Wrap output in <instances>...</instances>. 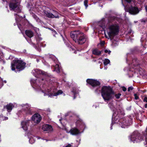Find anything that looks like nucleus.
Wrapping results in <instances>:
<instances>
[{"instance_id":"obj_1","label":"nucleus","mask_w":147,"mask_h":147,"mask_svg":"<svg viewBox=\"0 0 147 147\" xmlns=\"http://www.w3.org/2000/svg\"><path fill=\"white\" fill-rule=\"evenodd\" d=\"M117 18L115 17H110L108 19L109 23L107 24L105 35L106 38L110 39L115 46L118 44V40L113 39L119 32V27L118 24L116 22Z\"/></svg>"},{"instance_id":"obj_2","label":"nucleus","mask_w":147,"mask_h":147,"mask_svg":"<svg viewBox=\"0 0 147 147\" xmlns=\"http://www.w3.org/2000/svg\"><path fill=\"white\" fill-rule=\"evenodd\" d=\"M123 112L122 111L118 112V111L115 112L112 116V123L111 124V126L110 127V129H112V124L114 123H118L119 122V125L122 128H125L127 127L130 125L132 124L131 120L129 119V120L127 119H122L119 120L118 119L119 115L120 114H123Z\"/></svg>"},{"instance_id":"obj_3","label":"nucleus","mask_w":147,"mask_h":147,"mask_svg":"<svg viewBox=\"0 0 147 147\" xmlns=\"http://www.w3.org/2000/svg\"><path fill=\"white\" fill-rule=\"evenodd\" d=\"M101 96L105 101H109L113 98L115 93L112 89L110 86H103L101 91Z\"/></svg>"},{"instance_id":"obj_4","label":"nucleus","mask_w":147,"mask_h":147,"mask_svg":"<svg viewBox=\"0 0 147 147\" xmlns=\"http://www.w3.org/2000/svg\"><path fill=\"white\" fill-rule=\"evenodd\" d=\"M14 63L11 64L12 69L13 70H15L14 67L15 66H16V68L18 69H22L24 68L25 63L20 60H14Z\"/></svg>"},{"instance_id":"obj_5","label":"nucleus","mask_w":147,"mask_h":147,"mask_svg":"<svg viewBox=\"0 0 147 147\" xmlns=\"http://www.w3.org/2000/svg\"><path fill=\"white\" fill-rule=\"evenodd\" d=\"M130 139L134 143L140 142L143 140L141 135L137 131L134 132L131 135Z\"/></svg>"},{"instance_id":"obj_6","label":"nucleus","mask_w":147,"mask_h":147,"mask_svg":"<svg viewBox=\"0 0 147 147\" xmlns=\"http://www.w3.org/2000/svg\"><path fill=\"white\" fill-rule=\"evenodd\" d=\"M129 12L132 15H136L138 13L140 10L137 7L131 6L128 9Z\"/></svg>"},{"instance_id":"obj_7","label":"nucleus","mask_w":147,"mask_h":147,"mask_svg":"<svg viewBox=\"0 0 147 147\" xmlns=\"http://www.w3.org/2000/svg\"><path fill=\"white\" fill-rule=\"evenodd\" d=\"M32 119L35 123H38L40 122L41 119L39 114H35L32 117Z\"/></svg>"},{"instance_id":"obj_8","label":"nucleus","mask_w":147,"mask_h":147,"mask_svg":"<svg viewBox=\"0 0 147 147\" xmlns=\"http://www.w3.org/2000/svg\"><path fill=\"white\" fill-rule=\"evenodd\" d=\"M80 36V32L78 31H75L71 33V36L74 40H77Z\"/></svg>"},{"instance_id":"obj_9","label":"nucleus","mask_w":147,"mask_h":147,"mask_svg":"<svg viewBox=\"0 0 147 147\" xmlns=\"http://www.w3.org/2000/svg\"><path fill=\"white\" fill-rule=\"evenodd\" d=\"M81 33H80V36L78 37V39H77L78 42L80 44H82L84 43L86 41L85 37L81 34Z\"/></svg>"},{"instance_id":"obj_10","label":"nucleus","mask_w":147,"mask_h":147,"mask_svg":"<svg viewBox=\"0 0 147 147\" xmlns=\"http://www.w3.org/2000/svg\"><path fill=\"white\" fill-rule=\"evenodd\" d=\"M107 19L106 18H103L99 21L98 24L99 26L102 29L105 27L106 20Z\"/></svg>"},{"instance_id":"obj_11","label":"nucleus","mask_w":147,"mask_h":147,"mask_svg":"<svg viewBox=\"0 0 147 147\" xmlns=\"http://www.w3.org/2000/svg\"><path fill=\"white\" fill-rule=\"evenodd\" d=\"M42 129L44 131L52 130V126L49 125H45L43 126L42 128Z\"/></svg>"},{"instance_id":"obj_12","label":"nucleus","mask_w":147,"mask_h":147,"mask_svg":"<svg viewBox=\"0 0 147 147\" xmlns=\"http://www.w3.org/2000/svg\"><path fill=\"white\" fill-rule=\"evenodd\" d=\"M70 132L72 135H77L80 133L79 131L76 128H72L70 131Z\"/></svg>"},{"instance_id":"obj_13","label":"nucleus","mask_w":147,"mask_h":147,"mask_svg":"<svg viewBox=\"0 0 147 147\" xmlns=\"http://www.w3.org/2000/svg\"><path fill=\"white\" fill-rule=\"evenodd\" d=\"M45 13L46 15V16L49 18H54L55 17V18H58L59 16H55L52 13H49L47 11H45Z\"/></svg>"},{"instance_id":"obj_14","label":"nucleus","mask_w":147,"mask_h":147,"mask_svg":"<svg viewBox=\"0 0 147 147\" xmlns=\"http://www.w3.org/2000/svg\"><path fill=\"white\" fill-rule=\"evenodd\" d=\"M100 82L95 80L92 79V87H99L100 85Z\"/></svg>"},{"instance_id":"obj_15","label":"nucleus","mask_w":147,"mask_h":147,"mask_svg":"<svg viewBox=\"0 0 147 147\" xmlns=\"http://www.w3.org/2000/svg\"><path fill=\"white\" fill-rule=\"evenodd\" d=\"M25 32L26 34L30 38L32 37L33 35V32L31 31L26 30Z\"/></svg>"},{"instance_id":"obj_16","label":"nucleus","mask_w":147,"mask_h":147,"mask_svg":"<svg viewBox=\"0 0 147 147\" xmlns=\"http://www.w3.org/2000/svg\"><path fill=\"white\" fill-rule=\"evenodd\" d=\"M9 7L12 9H15L18 7V5L16 3H11L9 5Z\"/></svg>"},{"instance_id":"obj_17","label":"nucleus","mask_w":147,"mask_h":147,"mask_svg":"<svg viewBox=\"0 0 147 147\" xmlns=\"http://www.w3.org/2000/svg\"><path fill=\"white\" fill-rule=\"evenodd\" d=\"M101 53V52L96 49H94L92 51V54L96 55H99Z\"/></svg>"},{"instance_id":"obj_18","label":"nucleus","mask_w":147,"mask_h":147,"mask_svg":"<svg viewBox=\"0 0 147 147\" xmlns=\"http://www.w3.org/2000/svg\"><path fill=\"white\" fill-rule=\"evenodd\" d=\"M26 122L23 121L22 123V128L26 130L27 129V127L26 126Z\"/></svg>"},{"instance_id":"obj_19","label":"nucleus","mask_w":147,"mask_h":147,"mask_svg":"<svg viewBox=\"0 0 147 147\" xmlns=\"http://www.w3.org/2000/svg\"><path fill=\"white\" fill-rule=\"evenodd\" d=\"M110 60L107 59H105L103 60V63L105 65H106L110 63Z\"/></svg>"},{"instance_id":"obj_20","label":"nucleus","mask_w":147,"mask_h":147,"mask_svg":"<svg viewBox=\"0 0 147 147\" xmlns=\"http://www.w3.org/2000/svg\"><path fill=\"white\" fill-rule=\"evenodd\" d=\"M6 107L8 110L11 111L12 109V105L9 104V105H7Z\"/></svg>"},{"instance_id":"obj_21","label":"nucleus","mask_w":147,"mask_h":147,"mask_svg":"<svg viewBox=\"0 0 147 147\" xmlns=\"http://www.w3.org/2000/svg\"><path fill=\"white\" fill-rule=\"evenodd\" d=\"M62 93V91L61 90H59L56 93H55L54 95L57 96L59 94H61Z\"/></svg>"},{"instance_id":"obj_22","label":"nucleus","mask_w":147,"mask_h":147,"mask_svg":"<svg viewBox=\"0 0 147 147\" xmlns=\"http://www.w3.org/2000/svg\"><path fill=\"white\" fill-rule=\"evenodd\" d=\"M121 94L120 93H118V94H116L115 95V97L117 99L119 98L120 96H121Z\"/></svg>"},{"instance_id":"obj_23","label":"nucleus","mask_w":147,"mask_h":147,"mask_svg":"<svg viewBox=\"0 0 147 147\" xmlns=\"http://www.w3.org/2000/svg\"><path fill=\"white\" fill-rule=\"evenodd\" d=\"M109 107L112 110H113L114 111V110L113 108V105L112 103H109Z\"/></svg>"},{"instance_id":"obj_24","label":"nucleus","mask_w":147,"mask_h":147,"mask_svg":"<svg viewBox=\"0 0 147 147\" xmlns=\"http://www.w3.org/2000/svg\"><path fill=\"white\" fill-rule=\"evenodd\" d=\"M133 71V70L132 69H131V68H130V69L129 70V72L128 73L129 74H131L132 75L131 76H129V77H131L133 75V73H131V71Z\"/></svg>"},{"instance_id":"obj_25","label":"nucleus","mask_w":147,"mask_h":147,"mask_svg":"<svg viewBox=\"0 0 147 147\" xmlns=\"http://www.w3.org/2000/svg\"><path fill=\"white\" fill-rule=\"evenodd\" d=\"M87 82L90 85H92V80H90V79H88L87 80Z\"/></svg>"},{"instance_id":"obj_26","label":"nucleus","mask_w":147,"mask_h":147,"mask_svg":"<svg viewBox=\"0 0 147 147\" xmlns=\"http://www.w3.org/2000/svg\"><path fill=\"white\" fill-rule=\"evenodd\" d=\"M105 53H108L109 54H110L111 53V51L108 49H105Z\"/></svg>"},{"instance_id":"obj_27","label":"nucleus","mask_w":147,"mask_h":147,"mask_svg":"<svg viewBox=\"0 0 147 147\" xmlns=\"http://www.w3.org/2000/svg\"><path fill=\"white\" fill-rule=\"evenodd\" d=\"M88 3V1L87 0H85L84 1V5L86 6V7H87L88 6V5L87 4Z\"/></svg>"},{"instance_id":"obj_28","label":"nucleus","mask_w":147,"mask_h":147,"mask_svg":"<svg viewBox=\"0 0 147 147\" xmlns=\"http://www.w3.org/2000/svg\"><path fill=\"white\" fill-rule=\"evenodd\" d=\"M55 68H57L58 69L57 70V71L58 72H59V65L58 64H57L55 65Z\"/></svg>"},{"instance_id":"obj_29","label":"nucleus","mask_w":147,"mask_h":147,"mask_svg":"<svg viewBox=\"0 0 147 147\" xmlns=\"http://www.w3.org/2000/svg\"><path fill=\"white\" fill-rule=\"evenodd\" d=\"M133 89V88L132 86H130L128 88V90L129 91H130L132 90Z\"/></svg>"},{"instance_id":"obj_30","label":"nucleus","mask_w":147,"mask_h":147,"mask_svg":"<svg viewBox=\"0 0 147 147\" xmlns=\"http://www.w3.org/2000/svg\"><path fill=\"white\" fill-rule=\"evenodd\" d=\"M105 42L104 41H102L100 42V45L102 46L103 45L105 44Z\"/></svg>"},{"instance_id":"obj_31","label":"nucleus","mask_w":147,"mask_h":147,"mask_svg":"<svg viewBox=\"0 0 147 147\" xmlns=\"http://www.w3.org/2000/svg\"><path fill=\"white\" fill-rule=\"evenodd\" d=\"M134 96H135V98L137 100L138 99V97L137 96V95L136 94H134Z\"/></svg>"},{"instance_id":"obj_32","label":"nucleus","mask_w":147,"mask_h":147,"mask_svg":"<svg viewBox=\"0 0 147 147\" xmlns=\"http://www.w3.org/2000/svg\"><path fill=\"white\" fill-rule=\"evenodd\" d=\"M144 101L147 102V97H144Z\"/></svg>"},{"instance_id":"obj_33","label":"nucleus","mask_w":147,"mask_h":147,"mask_svg":"<svg viewBox=\"0 0 147 147\" xmlns=\"http://www.w3.org/2000/svg\"><path fill=\"white\" fill-rule=\"evenodd\" d=\"M122 90L124 91H125L126 90V88L125 87H123Z\"/></svg>"},{"instance_id":"obj_34","label":"nucleus","mask_w":147,"mask_h":147,"mask_svg":"<svg viewBox=\"0 0 147 147\" xmlns=\"http://www.w3.org/2000/svg\"><path fill=\"white\" fill-rule=\"evenodd\" d=\"M90 20H91V16L90 17L89 16L87 18V20L88 21H89Z\"/></svg>"},{"instance_id":"obj_35","label":"nucleus","mask_w":147,"mask_h":147,"mask_svg":"<svg viewBox=\"0 0 147 147\" xmlns=\"http://www.w3.org/2000/svg\"><path fill=\"white\" fill-rule=\"evenodd\" d=\"M128 3H130V2L132 0H125Z\"/></svg>"},{"instance_id":"obj_36","label":"nucleus","mask_w":147,"mask_h":147,"mask_svg":"<svg viewBox=\"0 0 147 147\" xmlns=\"http://www.w3.org/2000/svg\"><path fill=\"white\" fill-rule=\"evenodd\" d=\"M41 74L43 75H46V74L44 72H43L42 71L41 72Z\"/></svg>"},{"instance_id":"obj_37","label":"nucleus","mask_w":147,"mask_h":147,"mask_svg":"<svg viewBox=\"0 0 147 147\" xmlns=\"http://www.w3.org/2000/svg\"><path fill=\"white\" fill-rule=\"evenodd\" d=\"M71 145L70 144H68L67 146H66L65 147H71Z\"/></svg>"},{"instance_id":"obj_38","label":"nucleus","mask_w":147,"mask_h":147,"mask_svg":"<svg viewBox=\"0 0 147 147\" xmlns=\"http://www.w3.org/2000/svg\"><path fill=\"white\" fill-rule=\"evenodd\" d=\"M145 107L146 108H147V103L145 105Z\"/></svg>"},{"instance_id":"obj_39","label":"nucleus","mask_w":147,"mask_h":147,"mask_svg":"<svg viewBox=\"0 0 147 147\" xmlns=\"http://www.w3.org/2000/svg\"><path fill=\"white\" fill-rule=\"evenodd\" d=\"M134 62H133L132 63V64H131V65H134Z\"/></svg>"},{"instance_id":"obj_40","label":"nucleus","mask_w":147,"mask_h":147,"mask_svg":"<svg viewBox=\"0 0 147 147\" xmlns=\"http://www.w3.org/2000/svg\"><path fill=\"white\" fill-rule=\"evenodd\" d=\"M126 68H125L124 70H126Z\"/></svg>"},{"instance_id":"obj_41","label":"nucleus","mask_w":147,"mask_h":147,"mask_svg":"<svg viewBox=\"0 0 147 147\" xmlns=\"http://www.w3.org/2000/svg\"><path fill=\"white\" fill-rule=\"evenodd\" d=\"M105 69H106L107 68H105Z\"/></svg>"},{"instance_id":"obj_42","label":"nucleus","mask_w":147,"mask_h":147,"mask_svg":"<svg viewBox=\"0 0 147 147\" xmlns=\"http://www.w3.org/2000/svg\"><path fill=\"white\" fill-rule=\"evenodd\" d=\"M134 72H136V71H135V70H134Z\"/></svg>"}]
</instances>
